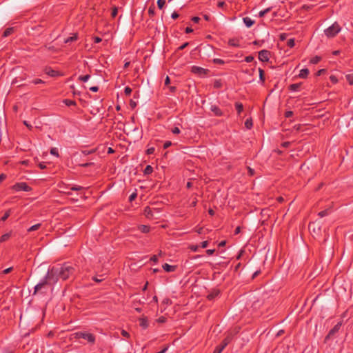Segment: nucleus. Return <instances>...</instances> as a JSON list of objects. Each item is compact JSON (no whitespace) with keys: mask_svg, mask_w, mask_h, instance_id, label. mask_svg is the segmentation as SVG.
<instances>
[{"mask_svg":"<svg viewBox=\"0 0 353 353\" xmlns=\"http://www.w3.org/2000/svg\"><path fill=\"white\" fill-rule=\"evenodd\" d=\"M77 39H78L77 34H73L72 36L69 37L67 39H65L64 42L65 43H69V42H73V41H77Z\"/></svg>","mask_w":353,"mask_h":353,"instance_id":"obj_18","label":"nucleus"},{"mask_svg":"<svg viewBox=\"0 0 353 353\" xmlns=\"http://www.w3.org/2000/svg\"><path fill=\"white\" fill-rule=\"evenodd\" d=\"M292 115H293V112H292V111H287V112L285 113V117L286 118H290V117H291Z\"/></svg>","mask_w":353,"mask_h":353,"instance_id":"obj_56","label":"nucleus"},{"mask_svg":"<svg viewBox=\"0 0 353 353\" xmlns=\"http://www.w3.org/2000/svg\"><path fill=\"white\" fill-rule=\"evenodd\" d=\"M309 74V70L307 68H303L300 70L299 77L301 79H306Z\"/></svg>","mask_w":353,"mask_h":353,"instance_id":"obj_14","label":"nucleus"},{"mask_svg":"<svg viewBox=\"0 0 353 353\" xmlns=\"http://www.w3.org/2000/svg\"><path fill=\"white\" fill-rule=\"evenodd\" d=\"M192 21L194 23H199V21H200V18H199V17H193L192 18Z\"/></svg>","mask_w":353,"mask_h":353,"instance_id":"obj_60","label":"nucleus"},{"mask_svg":"<svg viewBox=\"0 0 353 353\" xmlns=\"http://www.w3.org/2000/svg\"><path fill=\"white\" fill-rule=\"evenodd\" d=\"M139 322V325L143 329H146L148 327V321L146 316L141 317Z\"/></svg>","mask_w":353,"mask_h":353,"instance_id":"obj_11","label":"nucleus"},{"mask_svg":"<svg viewBox=\"0 0 353 353\" xmlns=\"http://www.w3.org/2000/svg\"><path fill=\"white\" fill-rule=\"evenodd\" d=\"M41 226V223L35 224L28 229V232H32L39 230Z\"/></svg>","mask_w":353,"mask_h":353,"instance_id":"obj_27","label":"nucleus"},{"mask_svg":"<svg viewBox=\"0 0 353 353\" xmlns=\"http://www.w3.org/2000/svg\"><path fill=\"white\" fill-rule=\"evenodd\" d=\"M155 149L154 147H151L147 149L146 154H152L154 152Z\"/></svg>","mask_w":353,"mask_h":353,"instance_id":"obj_47","label":"nucleus"},{"mask_svg":"<svg viewBox=\"0 0 353 353\" xmlns=\"http://www.w3.org/2000/svg\"><path fill=\"white\" fill-rule=\"evenodd\" d=\"M341 27L338 23H334L331 26L328 27L324 30L325 34L328 38L334 37L340 31Z\"/></svg>","mask_w":353,"mask_h":353,"instance_id":"obj_4","label":"nucleus"},{"mask_svg":"<svg viewBox=\"0 0 353 353\" xmlns=\"http://www.w3.org/2000/svg\"><path fill=\"white\" fill-rule=\"evenodd\" d=\"M300 86H301V83H293L289 86V90L290 91L295 92V91L298 90V89L300 88Z\"/></svg>","mask_w":353,"mask_h":353,"instance_id":"obj_21","label":"nucleus"},{"mask_svg":"<svg viewBox=\"0 0 353 353\" xmlns=\"http://www.w3.org/2000/svg\"><path fill=\"white\" fill-rule=\"evenodd\" d=\"M245 126L246 127V128H248L249 130L252 128L253 123H252V119L251 118L246 119V121L245 122Z\"/></svg>","mask_w":353,"mask_h":353,"instance_id":"obj_24","label":"nucleus"},{"mask_svg":"<svg viewBox=\"0 0 353 353\" xmlns=\"http://www.w3.org/2000/svg\"><path fill=\"white\" fill-rule=\"evenodd\" d=\"M219 293V291L212 292V293H210L208 295L207 298L208 300L211 301V300L214 299L216 296H217Z\"/></svg>","mask_w":353,"mask_h":353,"instance_id":"obj_29","label":"nucleus"},{"mask_svg":"<svg viewBox=\"0 0 353 353\" xmlns=\"http://www.w3.org/2000/svg\"><path fill=\"white\" fill-rule=\"evenodd\" d=\"M163 268L165 272H170L175 270V266L165 263L163 265Z\"/></svg>","mask_w":353,"mask_h":353,"instance_id":"obj_15","label":"nucleus"},{"mask_svg":"<svg viewBox=\"0 0 353 353\" xmlns=\"http://www.w3.org/2000/svg\"><path fill=\"white\" fill-rule=\"evenodd\" d=\"M13 31H14V28H8L3 32L2 37H7L9 35H10L13 32Z\"/></svg>","mask_w":353,"mask_h":353,"instance_id":"obj_19","label":"nucleus"},{"mask_svg":"<svg viewBox=\"0 0 353 353\" xmlns=\"http://www.w3.org/2000/svg\"><path fill=\"white\" fill-rule=\"evenodd\" d=\"M50 283H57L59 279L63 281L73 276L76 272V265L65 263L60 266L52 267L48 271Z\"/></svg>","mask_w":353,"mask_h":353,"instance_id":"obj_1","label":"nucleus"},{"mask_svg":"<svg viewBox=\"0 0 353 353\" xmlns=\"http://www.w3.org/2000/svg\"><path fill=\"white\" fill-rule=\"evenodd\" d=\"M254 60V57L250 55V56H247L245 57V61L247 62V63H250L252 62V61Z\"/></svg>","mask_w":353,"mask_h":353,"instance_id":"obj_49","label":"nucleus"},{"mask_svg":"<svg viewBox=\"0 0 353 353\" xmlns=\"http://www.w3.org/2000/svg\"><path fill=\"white\" fill-rule=\"evenodd\" d=\"M213 63L216 64L223 65L224 64V61L223 59L216 58L213 59Z\"/></svg>","mask_w":353,"mask_h":353,"instance_id":"obj_41","label":"nucleus"},{"mask_svg":"<svg viewBox=\"0 0 353 353\" xmlns=\"http://www.w3.org/2000/svg\"><path fill=\"white\" fill-rule=\"evenodd\" d=\"M46 73L51 77H55L57 74V72L54 70H50L48 72H46Z\"/></svg>","mask_w":353,"mask_h":353,"instance_id":"obj_50","label":"nucleus"},{"mask_svg":"<svg viewBox=\"0 0 353 353\" xmlns=\"http://www.w3.org/2000/svg\"><path fill=\"white\" fill-rule=\"evenodd\" d=\"M295 45V41H294V39H290L288 41H287V46L292 48Z\"/></svg>","mask_w":353,"mask_h":353,"instance_id":"obj_37","label":"nucleus"},{"mask_svg":"<svg viewBox=\"0 0 353 353\" xmlns=\"http://www.w3.org/2000/svg\"><path fill=\"white\" fill-rule=\"evenodd\" d=\"M50 154H51L52 155H54V156L57 157L59 156V155L58 150H57V148H52L50 149Z\"/></svg>","mask_w":353,"mask_h":353,"instance_id":"obj_38","label":"nucleus"},{"mask_svg":"<svg viewBox=\"0 0 353 353\" xmlns=\"http://www.w3.org/2000/svg\"><path fill=\"white\" fill-rule=\"evenodd\" d=\"M139 228L143 233H148L150 231V227L148 225H141Z\"/></svg>","mask_w":353,"mask_h":353,"instance_id":"obj_25","label":"nucleus"},{"mask_svg":"<svg viewBox=\"0 0 353 353\" xmlns=\"http://www.w3.org/2000/svg\"><path fill=\"white\" fill-rule=\"evenodd\" d=\"M232 334L231 333L228 334L221 344L215 347L213 353H221L225 347L232 341Z\"/></svg>","mask_w":353,"mask_h":353,"instance_id":"obj_5","label":"nucleus"},{"mask_svg":"<svg viewBox=\"0 0 353 353\" xmlns=\"http://www.w3.org/2000/svg\"><path fill=\"white\" fill-rule=\"evenodd\" d=\"M270 10H271V8H268L263 10H261V11L259 12V16L260 17H263L265 16V14L269 12Z\"/></svg>","mask_w":353,"mask_h":353,"instance_id":"obj_35","label":"nucleus"},{"mask_svg":"<svg viewBox=\"0 0 353 353\" xmlns=\"http://www.w3.org/2000/svg\"><path fill=\"white\" fill-rule=\"evenodd\" d=\"M171 145H172V142L170 141H167L163 144V148L166 149V148H169Z\"/></svg>","mask_w":353,"mask_h":353,"instance_id":"obj_54","label":"nucleus"},{"mask_svg":"<svg viewBox=\"0 0 353 353\" xmlns=\"http://www.w3.org/2000/svg\"><path fill=\"white\" fill-rule=\"evenodd\" d=\"M144 214L148 219H152L154 216L152 210L148 206L145 208Z\"/></svg>","mask_w":353,"mask_h":353,"instance_id":"obj_13","label":"nucleus"},{"mask_svg":"<svg viewBox=\"0 0 353 353\" xmlns=\"http://www.w3.org/2000/svg\"><path fill=\"white\" fill-rule=\"evenodd\" d=\"M345 77L348 83L350 85H353V73L347 74Z\"/></svg>","mask_w":353,"mask_h":353,"instance_id":"obj_34","label":"nucleus"},{"mask_svg":"<svg viewBox=\"0 0 353 353\" xmlns=\"http://www.w3.org/2000/svg\"><path fill=\"white\" fill-rule=\"evenodd\" d=\"M193 32V30L192 28L190 27H187L185 30V32L187 33V34H189V33H191Z\"/></svg>","mask_w":353,"mask_h":353,"instance_id":"obj_62","label":"nucleus"},{"mask_svg":"<svg viewBox=\"0 0 353 353\" xmlns=\"http://www.w3.org/2000/svg\"><path fill=\"white\" fill-rule=\"evenodd\" d=\"M172 132L175 134H178L180 133V129L178 127H174L171 130Z\"/></svg>","mask_w":353,"mask_h":353,"instance_id":"obj_46","label":"nucleus"},{"mask_svg":"<svg viewBox=\"0 0 353 353\" xmlns=\"http://www.w3.org/2000/svg\"><path fill=\"white\" fill-rule=\"evenodd\" d=\"M270 52L268 50H262L259 52V59L262 62L269 61Z\"/></svg>","mask_w":353,"mask_h":353,"instance_id":"obj_7","label":"nucleus"},{"mask_svg":"<svg viewBox=\"0 0 353 353\" xmlns=\"http://www.w3.org/2000/svg\"><path fill=\"white\" fill-rule=\"evenodd\" d=\"M121 333V335L124 337H127V338L130 337V334L125 330H122Z\"/></svg>","mask_w":353,"mask_h":353,"instance_id":"obj_52","label":"nucleus"},{"mask_svg":"<svg viewBox=\"0 0 353 353\" xmlns=\"http://www.w3.org/2000/svg\"><path fill=\"white\" fill-rule=\"evenodd\" d=\"M63 103L67 105V106H71V105H76V102L73 100H70V99H65L63 101Z\"/></svg>","mask_w":353,"mask_h":353,"instance_id":"obj_32","label":"nucleus"},{"mask_svg":"<svg viewBox=\"0 0 353 353\" xmlns=\"http://www.w3.org/2000/svg\"><path fill=\"white\" fill-rule=\"evenodd\" d=\"M189 45V43L186 42L178 48V50H182Z\"/></svg>","mask_w":353,"mask_h":353,"instance_id":"obj_55","label":"nucleus"},{"mask_svg":"<svg viewBox=\"0 0 353 353\" xmlns=\"http://www.w3.org/2000/svg\"><path fill=\"white\" fill-rule=\"evenodd\" d=\"M23 124H24V125H26V126L29 130H32V126L30 124H29V123H28V121H23Z\"/></svg>","mask_w":353,"mask_h":353,"instance_id":"obj_63","label":"nucleus"},{"mask_svg":"<svg viewBox=\"0 0 353 353\" xmlns=\"http://www.w3.org/2000/svg\"><path fill=\"white\" fill-rule=\"evenodd\" d=\"M137 197V190H135V192H134L132 194H131L130 196H129V201L130 202L133 201Z\"/></svg>","mask_w":353,"mask_h":353,"instance_id":"obj_39","label":"nucleus"},{"mask_svg":"<svg viewBox=\"0 0 353 353\" xmlns=\"http://www.w3.org/2000/svg\"><path fill=\"white\" fill-rule=\"evenodd\" d=\"M70 189L72 191H79L83 190V188L80 185H72V187L70 188Z\"/></svg>","mask_w":353,"mask_h":353,"instance_id":"obj_40","label":"nucleus"},{"mask_svg":"<svg viewBox=\"0 0 353 353\" xmlns=\"http://www.w3.org/2000/svg\"><path fill=\"white\" fill-rule=\"evenodd\" d=\"M11 214V210L9 209L8 210L5 214H3V216L1 218V221H5L10 215Z\"/></svg>","mask_w":353,"mask_h":353,"instance_id":"obj_30","label":"nucleus"},{"mask_svg":"<svg viewBox=\"0 0 353 353\" xmlns=\"http://www.w3.org/2000/svg\"><path fill=\"white\" fill-rule=\"evenodd\" d=\"M208 70L204 69L201 67L193 66L191 72L194 74H199L200 76L205 75L207 73Z\"/></svg>","mask_w":353,"mask_h":353,"instance_id":"obj_9","label":"nucleus"},{"mask_svg":"<svg viewBox=\"0 0 353 353\" xmlns=\"http://www.w3.org/2000/svg\"><path fill=\"white\" fill-rule=\"evenodd\" d=\"M309 229L312 230L314 232H317L320 231L321 227L319 225L316 226L315 223H312L309 224Z\"/></svg>","mask_w":353,"mask_h":353,"instance_id":"obj_16","label":"nucleus"},{"mask_svg":"<svg viewBox=\"0 0 353 353\" xmlns=\"http://www.w3.org/2000/svg\"><path fill=\"white\" fill-rule=\"evenodd\" d=\"M243 23H245V25L246 26V27H248V28H250L255 23V21L254 20H252L251 18L248 17H244L243 19Z\"/></svg>","mask_w":353,"mask_h":353,"instance_id":"obj_12","label":"nucleus"},{"mask_svg":"<svg viewBox=\"0 0 353 353\" xmlns=\"http://www.w3.org/2000/svg\"><path fill=\"white\" fill-rule=\"evenodd\" d=\"M150 261L154 262V263H156L157 261H158V258H157V255H153L151 258H150Z\"/></svg>","mask_w":353,"mask_h":353,"instance_id":"obj_58","label":"nucleus"},{"mask_svg":"<svg viewBox=\"0 0 353 353\" xmlns=\"http://www.w3.org/2000/svg\"><path fill=\"white\" fill-rule=\"evenodd\" d=\"M259 79L260 81L263 83L265 82V72L264 70L261 68H259Z\"/></svg>","mask_w":353,"mask_h":353,"instance_id":"obj_23","label":"nucleus"},{"mask_svg":"<svg viewBox=\"0 0 353 353\" xmlns=\"http://www.w3.org/2000/svg\"><path fill=\"white\" fill-rule=\"evenodd\" d=\"M117 13H118L117 8V7H114L112 8V12H111L112 17H113V18L116 17V16L117 15Z\"/></svg>","mask_w":353,"mask_h":353,"instance_id":"obj_43","label":"nucleus"},{"mask_svg":"<svg viewBox=\"0 0 353 353\" xmlns=\"http://www.w3.org/2000/svg\"><path fill=\"white\" fill-rule=\"evenodd\" d=\"M124 93L125 95L129 96L132 93V89L127 86L124 89Z\"/></svg>","mask_w":353,"mask_h":353,"instance_id":"obj_45","label":"nucleus"},{"mask_svg":"<svg viewBox=\"0 0 353 353\" xmlns=\"http://www.w3.org/2000/svg\"><path fill=\"white\" fill-rule=\"evenodd\" d=\"M291 145V143L289 142V141H285L283 142L281 145L283 147V148H288L290 145Z\"/></svg>","mask_w":353,"mask_h":353,"instance_id":"obj_59","label":"nucleus"},{"mask_svg":"<svg viewBox=\"0 0 353 353\" xmlns=\"http://www.w3.org/2000/svg\"><path fill=\"white\" fill-rule=\"evenodd\" d=\"M12 267L8 268H6V270H4L3 271V274H8V273H10V272L12 271Z\"/></svg>","mask_w":353,"mask_h":353,"instance_id":"obj_64","label":"nucleus"},{"mask_svg":"<svg viewBox=\"0 0 353 353\" xmlns=\"http://www.w3.org/2000/svg\"><path fill=\"white\" fill-rule=\"evenodd\" d=\"M210 110L216 117H221L223 114L222 110L216 105H212L210 107Z\"/></svg>","mask_w":353,"mask_h":353,"instance_id":"obj_10","label":"nucleus"},{"mask_svg":"<svg viewBox=\"0 0 353 353\" xmlns=\"http://www.w3.org/2000/svg\"><path fill=\"white\" fill-rule=\"evenodd\" d=\"M10 237V233H6L3 234L0 238V242H4L7 241Z\"/></svg>","mask_w":353,"mask_h":353,"instance_id":"obj_31","label":"nucleus"},{"mask_svg":"<svg viewBox=\"0 0 353 353\" xmlns=\"http://www.w3.org/2000/svg\"><path fill=\"white\" fill-rule=\"evenodd\" d=\"M327 214H328V210H325L321 211L318 213V215L320 217H323L325 216H327Z\"/></svg>","mask_w":353,"mask_h":353,"instance_id":"obj_42","label":"nucleus"},{"mask_svg":"<svg viewBox=\"0 0 353 353\" xmlns=\"http://www.w3.org/2000/svg\"><path fill=\"white\" fill-rule=\"evenodd\" d=\"M90 90L96 92L99 90V87L98 86H92L90 88Z\"/></svg>","mask_w":353,"mask_h":353,"instance_id":"obj_61","label":"nucleus"},{"mask_svg":"<svg viewBox=\"0 0 353 353\" xmlns=\"http://www.w3.org/2000/svg\"><path fill=\"white\" fill-rule=\"evenodd\" d=\"M152 172H153V168L151 165H148L143 170V174L145 175L150 174L152 173Z\"/></svg>","mask_w":353,"mask_h":353,"instance_id":"obj_22","label":"nucleus"},{"mask_svg":"<svg viewBox=\"0 0 353 353\" xmlns=\"http://www.w3.org/2000/svg\"><path fill=\"white\" fill-rule=\"evenodd\" d=\"M321 58L320 57L315 56L310 60V63L312 64H317L321 61Z\"/></svg>","mask_w":353,"mask_h":353,"instance_id":"obj_28","label":"nucleus"},{"mask_svg":"<svg viewBox=\"0 0 353 353\" xmlns=\"http://www.w3.org/2000/svg\"><path fill=\"white\" fill-rule=\"evenodd\" d=\"M235 108L237 111L238 114H240L243 110V105L240 102L235 103Z\"/></svg>","mask_w":353,"mask_h":353,"instance_id":"obj_17","label":"nucleus"},{"mask_svg":"<svg viewBox=\"0 0 353 353\" xmlns=\"http://www.w3.org/2000/svg\"><path fill=\"white\" fill-rule=\"evenodd\" d=\"M228 44L230 46L238 47L239 46V41L236 39H230L228 41Z\"/></svg>","mask_w":353,"mask_h":353,"instance_id":"obj_20","label":"nucleus"},{"mask_svg":"<svg viewBox=\"0 0 353 353\" xmlns=\"http://www.w3.org/2000/svg\"><path fill=\"white\" fill-rule=\"evenodd\" d=\"M54 283H55L50 282V280L48 279V272L46 274V275L45 276V277L42 280H41V281L37 285H35L33 295H34L37 293H41L42 294H46V290H45L46 286V285H52Z\"/></svg>","mask_w":353,"mask_h":353,"instance_id":"obj_2","label":"nucleus"},{"mask_svg":"<svg viewBox=\"0 0 353 353\" xmlns=\"http://www.w3.org/2000/svg\"><path fill=\"white\" fill-rule=\"evenodd\" d=\"M326 72V70L325 69H321L319 70H318L316 73V76L319 77V76H321L323 74H324L325 72Z\"/></svg>","mask_w":353,"mask_h":353,"instance_id":"obj_51","label":"nucleus"},{"mask_svg":"<svg viewBox=\"0 0 353 353\" xmlns=\"http://www.w3.org/2000/svg\"><path fill=\"white\" fill-rule=\"evenodd\" d=\"M148 14L150 17H152L154 16L155 12H154V6H151L149 7Z\"/></svg>","mask_w":353,"mask_h":353,"instance_id":"obj_33","label":"nucleus"},{"mask_svg":"<svg viewBox=\"0 0 353 353\" xmlns=\"http://www.w3.org/2000/svg\"><path fill=\"white\" fill-rule=\"evenodd\" d=\"M12 189L15 191H25L30 192L32 190V188L25 182L17 183L14 185H12Z\"/></svg>","mask_w":353,"mask_h":353,"instance_id":"obj_6","label":"nucleus"},{"mask_svg":"<svg viewBox=\"0 0 353 353\" xmlns=\"http://www.w3.org/2000/svg\"><path fill=\"white\" fill-rule=\"evenodd\" d=\"M190 249L193 252H196L199 249V246L196 245H192L190 246Z\"/></svg>","mask_w":353,"mask_h":353,"instance_id":"obj_53","label":"nucleus"},{"mask_svg":"<svg viewBox=\"0 0 353 353\" xmlns=\"http://www.w3.org/2000/svg\"><path fill=\"white\" fill-rule=\"evenodd\" d=\"M208 245V241H203L201 243V247L202 248H207Z\"/></svg>","mask_w":353,"mask_h":353,"instance_id":"obj_57","label":"nucleus"},{"mask_svg":"<svg viewBox=\"0 0 353 353\" xmlns=\"http://www.w3.org/2000/svg\"><path fill=\"white\" fill-rule=\"evenodd\" d=\"M341 325H342V322L341 321L339 322L336 325H335L334 326V327L332 328L329 331L327 335L325 336V340H328L330 338H332V336H334L335 335V334L337 333L339 331Z\"/></svg>","mask_w":353,"mask_h":353,"instance_id":"obj_8","label":"nucleus"},{"mask_svg":"<svg viewBox=\"0 0 353 353\" xmlns=\"http://www.w3.org/2000/svg\"><path fill=\"white\" fill-rule=\"evenodd\" d=\"M74 339H83L89 343L94 344L95 343L96 337L93 334L87 332H77L74 334Z\"/></svg>","mask_w":353,"mask_h":353,"instance_id":"obj_3","label":"nucleus"},{"mask_svg":"<svg viewBox=\"0 0 353 353\" xmlns=\"http://www.w3.org/2000/svg\"><path fill=\"white\" fill-rule=\"evenodd\" d=\"M90 78V74L81 75L78 77V80L82 82H86Z\"/></svg>","mask_w":353,"mask_h":353,"instance_id":"obj_26","label":"nucleus"},{"mask_svg":"<svg viewBox=\"0 0 353 353\" xmlns=\"http://www.w3.org/2000/svg\"><path fill=\"white\" fill-rule=\"evenodd\" d=\"M165 4V0H157V6L160 10L163 8Z\"/></svg>","mask_w":353,"mask_h":353,"instance_id":"obj_36","label":"nucleus"},{"mask_svg":"<svg viewBox=\"0 0 353 353\" xmlns=\"http://www.w3.org/2000/svg\"><path fill=\"white\" fill-rule=\"evenodd\" d=\"M330 81H331L333 83H336L338 82V79H337L336 77V76H334V75H331V76L330 77Z\"/></svg>","mask_w":353,"mask_h":353,"instance_id":"obj_48","label":"nucleus"},{"mask_svg":"<svg viewBox=\"0 0 353 353\" xmlns=\"http://www.w3.org/2000/svg\"><path fill=\"white\" fill-rule=\"evenodd\" d=\"M32 83L33 84H39V83H44L45 82L41 79H34L31 81Z\"/></svg>","mask_w":353,"mask_h":353,"instance_id":"obj_44","label":"nucleus"}]
</instances>
